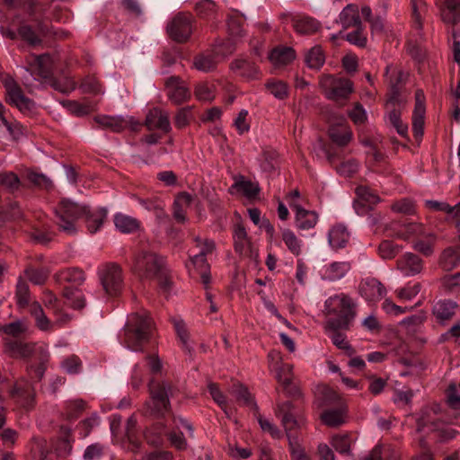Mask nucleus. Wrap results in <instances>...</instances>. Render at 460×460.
I'll use <instances>...</instances> for the list:
<instances>
[{
    "label": "nucleus",
    "mask_w": 460,
    "mask_h": 460,
    "mask_svg": "<svg viewBox=\"0 0 460 460\" xmlns=\"http://www.w3.org/2000/svg\"><path fill=\"white\" fill-rule=\"evenodd\" d=\"M319 84L325 96L335 102L347 99L353 92V84L349 79L330 75L321 76Z\"/></svg>",
    "instance_id": "0eeeda50"
},
{
    "label": "nucleus",
    "mask_w": 460,
    "mask_h": 460,
    "mask_svg": "<svg viewBox=\"0 0 460 460\" xmlns=\"http://www.w3.org/2000/svg\"><path fill=\"white\" fill-rule=\"evenodd\" d=\"M345 417L346 409L344 407L327 410L321 415L323 422L330 427H336L343 424Z\"/></svg>",
    "instance_id": "4c0bfd02"
},
{
    "label": "nucleus",
    "mask_w": 460,
    "mask_h": 460,
    "mask_svg": "<svg viewBox=\"0 0 460 460\" xmlns=\"http://www.w3.org/2000/svg\"><path fill=\"white\" fill-rule=\"evenodd\" d=\"M390 233L391 236L408 241L412 238H421L428 232L420 223L394 224Z\"/></svg>",
    "instance_id": "f3484780"
},
{
    "label": "nucleus",
    "mask_w": 460,
    "mask_h": 460,
    "mask_svg": "<svg viewBox=\"0 0 460 460\" xmlns=\"http://www.w3.org/2000/svg\"><path fill=\"white\" fill-rule=\"evenodd\" d=\"M229 190L232 194L241 193L248 199H252L259 193L260 187L257 182L247 181L243 176H240L235 179Z\"/></svg>",
    "instance_id": "bb28decb"
},
{
    "label": "nucleus",
    "mask_w": 460,
    "mask_h": 460,
    "mask_svg": "<svg viewBox=\"0 0 460 460\" xmlns=\"http://www.w3.org/2000/svg\"><path fill=\"white\" fill-rule=\"evenodd\" d=\"M339 22L344 29L359 28L362 23L358 5L349 4L345 6L339 15Z\"/></svg>",
    "instance_id": "a878e982"
},
{
    "label": "nucleus",
    "mask_w": 460,
    "mask_h": 460,
    "mask_svg": "<svg viewBox=\"0 0 460 460\" xmlns=\"http://www.w3.org/2000/svg\"><path fill=\"white\" fill-rule=\"evenodd\" d=\"M195 243V248L198 249L197 254H200L207 258V255L212 253L215 249V243L211 239H202L199 236H196L193 239Z\"/></svg>",
    "instance_id": "4d7b16f0"
},
{
    "label": "nucleus",
    "mask_w": 460,
    "mask_h": 460,
    "mask_svg": "<svg viewBox=\"0 0 460 460\" xmlns=\"http://www.w3.org/2000/svg\"><path fill=\"white\" fill-rule=\"evenodd\" d=\"M355 305L354 300L345 293L329 296L324 302V313L333 318L327 321V327L333 331L348 329L356 315Z\"/></svg>",
    "instance_id": "f03ea898"
},
{
    "label": "nucleus",
    "mask_w": 460,
    "mask_h": 460,
    "mask_svg": "<svg viewBox=\"0 0 460 460\" xmlns=\"http://www.w3.org/2000/svg\"><path fill=\"white\" fill-rule=\"evenodd\" d=\"M346 40L358 47H365L367 44V37L363 32L362 25L357 28L355 31L349 32L346 35Z\"/></svg>",
    "instance_id": "774afa93"
},
{
    "label": "nucleus",
    "mask_w": 460,
    "mask_h": 460,
    "mask_svg": "<svg viewBox=\"0 0 460 460\" xmlns=\"http://www.w3.org/2000/svg\"><path fill=\"white\" fill-rule=\"evenodd\" d=\"M216 58L212 54L200 55L194 60V66L200 71L208 72L215 67Z\"/></svg>",
    "instance_id": "5fc2aeb1"
},
{
    "label": "nucleus",
    "mask_w": 460,
    "mask_h": 460,
    "mask_svg": "<svg viewBox=\"0 0 460 460\" xmlns=\"http://www.w3.org/2000/svg\"><path fill=\"white\" fill-rule=\"evenodd\" d=\"M172 323H173L177 337L182 345V348L185 350H187L188 352H190L193 349V346L190 341L185 323L181 319L175 318L172 320Z\"/></svg>",
    "instance_id": "a19ab883"
},
{
    "label": "nucleus",
    "mask_w": 460,
    "mask_h": 460,
    "mask_svg": "<svg viewBox=\"0 0 460 460\" xmlns=\"http://www.w3.org/2000/svg\"><path fill=\"white\" fill-rule=\"evenodd\" d=\"M330 138L339 146H347L352 139V132L350 128L344 124L340 126H331L329 129Z\"/></svg>",
    "instance_id": "72a5a7b5"
},
{
    "label": "nucleus",
    "mask_w": 460,
    "mask_h": 460,
    "mask_svg": "<svg viewBox=\"0 0 460 460\" xmlns=\"http://www.w3.org/2000/svg\"><path fill=\"white\" fill-rule=\"evenodd\" d=\"M65 296L69 305L74 308L80 309L85 305L84 296L82 291L78 289L66 288Z\"/></svg>",
    "instance_id": "603ef678"
},
{
    "label": "nucleus",
    "mask_w": 460,
    "mask_h": 460,
    "mask_svg": "<svg viewBox=\"0 0 460 460\" xmlns=\"http://www.w3.org/2000/svg\"><path fill=\"white\" fill-rule=\"evenodd\" d=\"M232 394L234 395L236 400L242 402L243 404L251 406L254 405L251 394L243 385L240 384L234 385L232 388Z\"/></svg>",
    "instance_id": "052dcab7"
},
{
    "label": "nucleus",
    "mask_w": 460,
    "mask_h": 460,
    "mask_svg": "<svg viewBox=\"0 0 460 460\" xmlns=\"http://www.w3.org/2000/svg\"><path fill=\"white\" fill-rule=\"evenodd\" d=\"M169 36L177 42L186 41L192 33L191 17L187 14H177L167 25Z\"/></svg>",
    "instance_id": "ddd939ff"
},
{
    "label": "nucleus",
    "mask_w": 460,
    "mask_h": 460,
    "mask_svg": "<svg viewBox=\"0 0 460 460\" xmlns=\"http://www.w3.org/2000/svg\"><path fill=\"white\" fill-rule=\"evenodd\" d=\"M0 182L10 192L16 191L21 185L19 177L13 172H2L0 173Z\"/></svg>",
    "instance_id": "09e8293b"
},
{
    "label": "nucleus",
    "mask_w": 460,
    "mask_h": 460,
    "mask_svg": "<svg viewBox=\"0 0 460 460\" xmlns=\"http://www.w3.org/2000/svg\"><path fill=\"white\" fill-rule=\"evenodd\" d=\"M277 414L281 417L292 460H311L299 442L300 437L297 430L303 428L305 420L303 418H298L296 407L287 401L278 405Z\"/></svg>",
    "instance_id": "f257e3e1"
},
{
    "label": "nucleus",
    "mask_w": 460,
    "mask_h": 460,
    "mask_svg": "<svg viewBox=\"0 0 460 460\" xmlns=\"http://www.w3.org/2000/svg\"><path fill=\"white\" fill-rule=\"evenodd\" d=\"M5 352L14 358L34 357L36 360H40L42 363L48 362L49 358L48 348L44 344L10 341L5 345Z\"/></svg>",
    "instance_id": "6e6552de"
},
{
    "label": "nucleus",
    "mask_w": 460,
    "mask_h": 460,
    "mask_svg": "<svg viewBox=\"0 0 460 460\" xmlns=\"http://www.w3.org/2000/svg\"><path fill=\"white\" fill-rule=\"evenodd\" d=\"M350 269V263L348 261H333L323 265L319 273L322 279L334 282L344 278Z\"/></svg>",
    "instance_id": "aec40b11"
},
{
    "label": "nucleus",
    "mask_w": 460,
    "mask_h": 460,
    "mask_svg": "<svg viewBox=\"0 0 460 460\" xmlns=\"http://www.w3.org/2000/svg\"><path fill=\"white\" fill-rule=\"evenodd\" d=\"M274 369L276 371V378L282 385L284 389L289 395H299L300 391L299 388L292 384L293 380V366L288 363H281L279 365L276 363L274 366Z\"/></svg>",
    "instance_id": "412c9836"
},
{
    "label": "nucleus",
    "mask_w": 460,
    "mask_h": 460,
    "mask_svg": "<svg viewBox=\"0 0 460 460\" xmlns=\"http://www.w3.org/2000/svg\"><path fill=\"white\" fill-rule=\"evenodd\" d=\"M440 265L445 270H451L460 263V251L447 248L440 256Z\"/></svg>",
    "instance_id": "ea45409f"
},
{
    "label": "nucleus",
    "mask_w": 460,
    "mask_h": 460,
    "mask_svg": "<svg viewBox=\"0 0 460 460\" xmlns=\"http://www.w3.org/2000/svg\"><path fill=\"white\" fill-rule=\"evenodd\" d=\"M5 128L13 138H18L22 134V126L16 121H9L4 115V111H0V131Z\"/></svg>",
    "instance_id": "de8ad7c7"
},
{
    "label": "nucleus",
    "mask_w": 460,
    "mask_h": 460,
    "mask_svg": "<svg viewBox=\"0 0 460 460\" xmlns=\"http://www.w3.org/2000/svg\"><path fill=\"white\" fill-rule=\"evenodd\" d=\"M134 270L143 279H158L164 285L169 283L164 271V260L154 252L141 250L135 257Z\"/></svg>",
    "instance_id": "20e7f679"
},
{
    "label": "nucleus",
    "mask_w": 460,
    "mask_h": 460,
    "mask_svg": "<svg viewBox=\"0 0 460 460\" xmlns=\"http://www.w3.org/2000/svg\"><path fill=\"white\" fill-rule=\"evenodd\" d=\"M87 207L79 205L64 199L56 208L57 224L59 228L67 234H73L76 232L75 226V220L86 213Z\"/></svg>",
    "instance_id": "423d86ee"
},
{
    "label": "nucleus",
    "mask_w": 460,
    "mask_h": 460,
    "mask_svg": "<svg viewBox=\"0 0 460 460\" xmlns=\"http://www.w3.org/2000/svg\"><path fill=\"white\" fill-rule=\"evenodd\" d=\"M27 178L31 183L40 188L49 190L53 187L52 181L43 173L29 172L27 174Z\"/></svg>",
    "instance_id": "13d9d810"
},
{
    "label": "nucleus",
    "mask_w": 460,
    "mask_h": 460,
    "mask_svg": "<svg viewBox=\"0 0 460 460\" xmlns=\"http://www.w3.org/2000/svg\"><path fill=\"white\" fill-rule=\"evenodd\" d=\"M60 279L79 285L84 280V274L81 270L71 269L62 271L59 275Z\"/></svg>",
    "instance_id": "680f3d73"
},
{
    "label": "nucleus",
    "mask_w": 460,
    "mask_h": 460,
    "mask_svg": "<svg viewBox=\"0 0 460 460\" xmlns=\"http://www.w3.org/2000/svg\"><path fill=\"white\" fill-rule=\"evenodd\" d=\"M234 250L242 256L248 257L255 262L259 261V250L251 241L243 225H236L233 232Z\"/></svg>",
    "instance_id": "9d476101"
},
{
    "label": "nucleus",
    "mask_w": 460,
    "mask_h": 460,
    "mask_svg": "<svg viewBox=\"0 0 460 460\" xmlns=\"http://www.w3.org/2000/svg\"><path fill=\"white\" fill-rule=\"evenodd\" d=\"M400 247L394 244L392 241H383L379 247L378 252L383 259L388 260L394 258L400 251Z\"/></svg>",
    "instance_id": "bf43d9fd"
},
{
    "label": "nucleus",
    "mask_w": 460,
    "mask_h": 460,
    "mask_svg": "<svg viewBox=\"0 0 460 460\" xmlns=\"http://www.w3.org/2000/svg\"><path fill=\"white\" fill-rule=\"evenodd\" d=\"M192 198L186 192L180 193L173 202V217L177 222L184 223L187 220L186 211L191 203Z\"/></svg>",
    "instance_id": "2f4dec72"
},
{
    "label": "nucleus",
    "mask_w": 460,
    "mask_h": 460,
    "mask_svg": "<svg viewBox=\"0 0 460 460\" xmlns=\"http://www.w3.org/2000/svg\"><path fill=\"white\" fill-rule=\"evenodd\" d=\"M292 22L295 31L301 35L315 33L320 28V23L308 16H296L293 18Z\"/></svg>",
    "instance_id": "c85d7f7f"
},
{
    "label": "nucleus",
    "mask_w": 460,
    "mask_h": 460,
    "mask_svg": "<svg viewBox=\"0 0 460 460\" xmlns=\"http://www.w3.org/2000/svg\"><path fill=\"white\" fill-rule=\"evenodd\" d=\"M359 294L367 302L376 303L386 294L385 287L375 278H366L359 284Z\"/></svg>",
    "instance_id": "dca6fc26"
},
{
    "label": "nucleus",
    "mask_w": 460,
    "mask_h": 460,
    "mask_svg": "<svg viewBox=\"0 0 460 460\" xmlns=\"http://www.w3.org/2000/svg\"><path fill=\"white\" fill-rule=\"evenodd\" d=\"M232 69L247 79H255L259 74V70L254 63L246 59L235 60L232 64Z\"/></svg>",
    "instance_id": "c9c22d12"
},
{
    "label": "nucleus",
    "mask_w": 460,
    "mask_h": 460,
    "mask_svg": "<svg viewBox=\"0 0 460 460\" xmlns=\"http://www.w3.org/2000/svg\"><path fill=\"white\" fill-rule=\"evenodd\" d=\"M456 304L450 300L437 302L433 306V314L439 321H445L453 316Z\"/></svg>",
    "instance_id": "58836bf2"
},
{
    "label": "nucleus",
    "mask_w": 460,
    "mask_h": 460,
    "mask_svg": "<svg viewBox=\"0 0 460 460\" xmlns=\"http://www.w3.org/2000/svg\"><path fill=\"white\" fill-rule=\"evenodd\" d=\"M68 111L77 116H83L93 111L94 106L91 102H79L70 101L66 103Z\"/></svg>",
    "instance_id": "6e6d98bb"
},
{
    "label": "nucleus",
    "mask_w": 460,
    "mask_h": 460,
    "mask_svg": "<svg viewBox=\"0 0 460 460\" xmlns=\"http://www.w3.org/2000/svg\"><path fill=\"white\" fill-rule=\"evenodd\" d=\"M270 93L279 100H284L288 96V86L283 81H270L266 84Z\"/></svg>",
    "instance_id": "3c124183"
},
{
    "label": "nucleus",
    "mask_w": 460,
    "mask_h": 460,
    "mask_svg": "<svg viewBox=\"0 0 460 460\" xmlns=\"http://www.w3.org/2000/svg\"><path fill=\"white\" fill-rule=\"evenodd\" d=\"M324 61V54L319 46L313 47L305 55V63L312 69H320Z\"/></svg>",
    "instance_id": "79ce46f5"
},
{
    "label": "nucleus",
    "mask_w": 460,
    "mask_h": 460,
    "mask_svg": "<svg viewBox=\"0 0 460 460\" xmlns=\"http://www.w3.org/2000/svg\"><path fill=\"white\" fill-rule=\"evenodd\" d=\"M6 100L11 104L15 106L23 113H31L35 110V103L31 99L27 98L21 87L12 77H6L3 81Z\"/></svg>",
    "instance_id": "1a4fd4ad"
},
{
    "label": "nucleus",
    "mask_w": 460,
    "mask_h": 460,
    "mask_svg": "<svg viewBox=\"0 0 460 460\" xmlns=\"http://www.w3.org/2000/svg\"><path fill=\"white\" fill-rule=\"evenodd\" d=\"M31 313L35 318L36 325L41 331H49L53 324L44 314L42 307L37 302L33 303L31 306Z\"/></svg>",
    "instance_id": "c03bdc74"
},
{
    "label": "nucleus",
    "mask_w": 460,
    "mask_h": 460,
    "mask_svg": "<svg viewBox=\"0 0 460 460\" xmlns=\"http://www.w3.org/2000/svg\"><path fill=\"white\" fill-rule=\"evenodd\" d=\"M296 58L292 48L280 47L274 49L270 54V60L275 66H286Z\"/></svg>",
    "instance_id": "473e14b6"
},
{
    "label": "nucleus",
    "mask_w": 460,
    "mask_h": 460,
    "mask_svg": "<svg viewBox=\"0 0 460 460\" xmlns=\"http://www.w3.org/2000/svg\"><path fill=\"white\" fill-rule=\"evenodd\" d=\"M16 300L20 307H25L29 305L30 293L28 284L20 279L16 285Z\"/></svg>",
    "instance_id": "864d4df0"
},
{
    "label": "nucleus",
    "mask_w": 460,
    "mask_h": 460,
    "mask_svg": "<svg viewBox=\"0 0 460 460\" xmlns=\"http://www.w3.org/2000/svg\"><path fill=\"white\" fill-rule=\"evenodd\" d=\"M150 401L146 403L151 413L155 416H164L170 410V396L172 395V387L165 382L149 383Z\"/></svg>",
    "instance_id": "39448f33"
},
{
    "label": "nucleus",
    "mask_w": 460,
    "mask_h": 460,
    "mask_svg": "<svg viewBox=\"0 0 460 460\" xmlns=\"http://www.w3.org/2000/svg\"><path fill=\"white\" fill-rule=\"evenodd\" d=\"M146 125L150 130L160 129L169 132L171 124L168 112L158 108L152 109L146 115Z\"/></svg>",
    "instance_id": "4be33fe9"
},
{
    "label": "nucleus",
    "mask_w": 460,
    "mask_h": 460,
    "mask_svg": "<svg viewBox=\"0 0 460 460\" xmlns=\"http://www.w3.org/2000/svg\"><path fill=\"white\" fill-rule=\"evenodd\" d=\"M434 235L430 232H427L426 235L418 238L413 243V249L422 253L425 256H429L433 253Z\"/></svg>",
    "instance_id": "37998d69"
},
{
    "label": "nucleus",
    "mask_w": 460,
    "mask_h": 460,
    "mask_svg": "<svg viewBox=\"0 0 460 460\" xmlns=\"http://www.w3.org/2000/svg\"><path fill=\"white\" fill-rule=\"evenodd\" d=\"M94 121L102 128H109L113 132H120L128 128L135 130L139 126L133 117L122 115H98L94 118Z\"/></svg>",
    "instance_id": "4468645a"
},
{
    "label": "nucleus",
    "mask_w": 460,
    "mask_h": 460,
    "mask_svg": "<svg viewBox=\"0 0 460 460\" xmlns=\"http://www.w3.org/2000/svg\"><path fill=\"white\" fill-rule=\"evenodd\" d=\"M351 444L352 438L348 434L335 435L332 438V446L342 455H349Z\"/></svg>",
    "instance_id": "49530a36"
},
{
    "label": "nucleus",
    "mask_w": 460,
    "mask_h": 460,
    "mask_svg": "<svg viewBox=\"0 0 460 460\" xmlns=\"http://www.w3.org/2000/svg\"><path fill=\"white\" fill-rule=\"evenodd\" d=\"M100 279L105 292L109 295H117L123 283L121 268L117 264L105 265L100 270Z\"/></svg>",
    "instance_id": "9b49d317"
},
{
    "label": "nucleus",
    "mask_w": 460,
    "mask_h": 460,
    "mask_svg": "<svg viewBox=\"0 0 460 460\" xmlns=\"http://www.w3.org/2000/svg\"><path fill=\"white\" fill-rule=\"evenodd\" d=\"M420 288L421 287L420 283H414L412 285H407L403 288L396 289L395 293L400 301H411L420 293Z\"/></svg>",
    "instance_id": "8fccbe9b"
},
{
    "label": "nucleus",
    "mask_w": 460,
    "mask_h": 460,
    "mask_svg": "<svg viewBox=\"0 0 460 460\" xmlns=\"http://www.w3.org/2000/svg\"><path fill=\"white\" fill-rule=\"evenodd\" d=\"M327 332L330 339L332 340V343L340 349L344 350L347 352L349 356H351L354 353V349L347 341L346 335L339 332L338 330H332L329 329L327 326Z\"/></svg>",
    "instance_id": "a18cd8bd"
},
{
    "label": "nucleus",
    "mask_w": 460,
    "mask_h": 460,
    "mask_svg": "<svg viewBox=\"0 0 460 460\" xmlns=\"http://www.w3.org/2000/svg\"><path fill=\"white\" fill-rule=\"evenodd\" d=\"M85 216L86 226L90 233L94 234L101 229L106 217L107 210L105 208H98L95 210H90L86 208Z\"/></svg>",
    "instance_id": "c756f323"
},
{
    "label": "nucleus",
    "mask_w": 460,
    "mask_h": 460,
    "mask_svg": "<svg viewBox=\"0 0 460 460\" xmlns=\"http://www.w3.org/2000/svg\"><path fill=\"white\" fill-rule=\"evenodd\" d=\"M439 9L445 23L456 25L460 22V0H444Z\"/></svg>",
    "instance_id": "393cba45"
},
{
    "label": "nucleus",
    "mask_w": 460,
    "mask_h": 460,
    "mask_svg": "<svg viewBox=\"0 0 460 460\" xmlns=\"http://www.w3.org/2000/svg\"><path fill=\"white\" fill-rule=\"evenodd\" d=\"M31 69L41 77H48L50 73L52 58L49 54L32 55L30 57Z\"/></svg>",
    "instance_id": "cd10ccee"
},
{
    "label": "nucleus",
    "mask_w": 460,
    "mask_h": 460,
    "mask_svg": "<svg viewBox=\"0 0 460 460\" xmlns=\"http://www.w3.org/2000/svg\"><path fill=\"white\" fill-rule=\"evenodd\" d=\"M166 90L169 99L176 103L180 104L186 102L190 97V92L186 86L185 83L179 77L172 76L166 81Z\"/></svg>",
    "instance_id": "6ab92c4d"
},
{
    "label": "nucleus",
    "mask_w": 460,
    "mask_h": 460,
    "mask_svg": "<svg viewBox=\"0 0 460 460\" xmlns=\"http://www.w3.org/2000/svg\"><path fill=\"white\" fill-rule=\"evenodd\" d=\"M153 322L146 314H132L120 334L124 346L135 352L141 351L152 336Z\"/></svg>",
    "instance_id": "7ed1b4c3"
},
{
    "label": "nucleus",
    "mask_w": 460,
    "mask_h": 460,
    "mask_svg": "<svg viewBox=\"0 0 460 460\" xmlns=\"http://www.w3.org/2000/svg\"><path fill=\"white\" fill-rule=\"evenodd\" d=\"M11 396L22 408L29 410L34 406L35 391L31 382L25 378H22L14 384Z\"/></svg>",
    "instance_id": "2eb2a0df"
},
{
    "label": "nucleus",
    "mask_w": 460,
    "mask_h": 460,
    "mask_svg": "<svg viewBox=\"0 0 460 460\" xmlns=\"http://www.w3.org/2000/svg\"><path fill=\"white\" fill-rule=\"evenodd\" d=\"M290 208L296 211V225L301 230H308L317 223L318 217L315 212L306 210L298 204L290 203Z\"/></svg>",
    "instance_id": "b1692460"
},
{
    "label": "nucleus",
    "mask_w": 460,
    "mask_h": 460,
    "mask_svg": "<svg viewBox=\"0 0 460 460\" xmlns=\"http://www.w3.org/2000/svg\"><path fill=\"white\" fill-rule=\"evenodd\" d=\"M420 110L419 108V111H413L412 115V129L416 139H420L423 135L425 111Z\"/></svg>",
    "instance_id": "e2e57ef3"
},
{
    "label": "nucleus",
    "mask_w": 460,
    "mask_h": 460,
    "mask_svg": "<svg viewBox=\"0 0 460 460\" xmlns=\"http://www.w3.org/2000/svg\"><path fill=\"white\" fill-rule=\"evenodd\" d=\"M349 116L356 125H362L367 119V111L359 103L354 105L353 109L349 111Z\"/></svg>",
    "instance_id": "338daca9"
},
{
    "label": "nucleus",
    "mask_w": 460,
    "mask_h": 460,
    "mask_svg": "<svg viewBox=\"0 0 460 460\" xmlns=\"http://www.w3.org/2000/svg\"><path fill=\"white\" fill-rule=\"evenodd\" d=\"M398 270L405 276H414L422 270L421 259L411 252H406L397 261Z\"/></svg>",
    "instance_id": "5701e85b"
},
{
    "label": "nucleus",
    "mask_w": 460,
    "mask_h": 460,
    "mask_svg": "<svg viewBox=\"0 0 460 460\" xmlns=\"http://www.w3.org/2000/svg\"><path fill=\"white\" fill-rule=\"evenodd\" d=\"M26 330L27 325L24 322L22 321H16L0 326V331L12 336H18L19 334L24 332Z\"/></svg>",
    "instance_id": "0e129e2a"
},
{
    "label": "nucleus",
    "mask_w": 460,
    "mask_h": 460,
    "mask_svg": "<svg viewBox=\"0 0 460 460\" xmlns=\"http://www.w3.org/2000/svg\"><path fill=\"white\" fill-rule=\"evenodd\" d=\"M114 225L123 234L134 233L140 227V222L137 218L123 213L114 215Z\"/></svg>",
    "instance_id": "7c9ffc66"
},
{
    "label": "nucleus",
    "mask_w": 460,
    "mask_h": 460,
    "mask_svg": "<svg viewBox=\"0 0 460 460\" xmlns=\"http://www.w3.org/2000/svg\"><path fill=\"white\" fill-rule=\"evenodd\" d=\"M281 238L288 251L295 256L302 252L303 242L290 229L285 228L281 231Z\"/></svg>",
    "instance_id": "e433bc0d"
},
{
    "label": "nucleus",
    "mask_w": 460,
    "mask_h": 460,
    "mask_svg": "<svg viewBox=\"0 0 460 460\" xmlns=\"http://www.w3.org/2000/svg\"><path fill=\"white\" fill-rule=\"evenodd\" d=\"M19 35L31 46L40 43L41 40L29 25H22L19 29Z\"/></svg>",
    "instance_id": "69168bd1"
},
{
    "label": "nucleus",
    "mask_w": 460,
    "mask_h": 460,
    "mask_svg": "<svg viewBox=\"0 0 460 460\" xmlns=\"http://www.w3.org/2000/svg\"><path fill=\"white\" fill-rule=\"evenodd\" d=\"M428 428L430 431L438 433L441 441H447L456 438L457 431L443 422L430 419L427 411H423L417 420V429L421 432Z\"/></svg>",
    "instance_id": "f8f14e48"
},
{
    "label": "nucleus",
    "mask_w": 460,
    "mask_h": 460,
    "mask_svg": "<svg viewBox=\"0 0 460 460\" xmlns=\"http://www.w3.org/2000/svg\"><path fill=\"white\" fill-rule=\"evenodd\" d=\"M356 193L358 199L354 207L358 215H364L380 201L379 197L366 186L358 187Z\"/></svg>",
    "instance_id": "a211bd4d"
},
{
    "label": "nucleus",
    "mask_w": 460,
    "mask_h": 460,
    "mask_svg": "<svg viewBox=\"0 0 460 460\" xmlns=\"http://www.w3.org/2000/svg\"><path fill=\"white\" fill-rule=\"evenodd\" d=\"M349 234L343 226H333L328 234V241L333 249L343 248L349 241Z\"/></svg>",
    "instance_id": "f704fd0d"
}]
</instances>
